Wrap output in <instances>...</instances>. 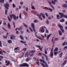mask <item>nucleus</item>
<instances>
[{
  "mask_svg": "<svg viewBox=\"0 0 67 67\" xmlns=\"http://www.w3.org/2000/svg\"><path fill=\"white\" fill-rule=\"evenodd\" d=\"M58 26L60 29V30L62 32V33H64L65 31L63 29V26L60 24H59L58 25Z\"/></svg>",
  "mask_w": 67,
  "mask_h": 67,
  "instance_id": "nucleus-1",
  "label": "nucleus"
},
{
  "mask_svg": "<svg viewBox=\"0 0 67 67\" xmlns=\"http://www.w3.org/2000/svg\"><path fill=\"white\" fill-rule=\"evenodd\" d=\"M4 5L5 9H6L7 10H8L9 8L8 7H9V4L8 3H6Z\"/></svg>",
  "mask_w": 67,
  "mask_h": 67,
  "instance_id": "nucleus-2",
  "label": "nucleus"
},
{
  "mask_svg": "<svg viewBox=\"0 0 67 67\" xmlns=\"http://www.w3.org/2000/svg\"><path fill=\"white\" fill-rule=\"evenodd\" d=\"M35 52V51L34 50H32L31 51V52H30L29 53V55H30V56H33V55L34 53Z\"/></svg>",
  "mask_w": 67,
  "mask_h": 67,
  "instance_id": "nucleus-3",
  "label": "nucleus"
},
{
  "mask_svg": "<svg viewBox=\"0 0 67 67\" xmlns=\"http://www.w3.org/2000/svg\"><path fill=\"white\" fill-rule=\"evenodd\" d=\"M45 8L46 9V10H49V11H50L51 12H52L53 11V9H52L50 8H48V7H45Z\"/></svg>",
  "mask_w": 67,
  "mask_h": 67,
  "instance_id": "nucleus-4",
  "label": "nucleus"
},
{
  "mask_svg": "<svg viewBox=\"0 0 67 67\" xmlns=\"http://www.w3.org/2000/svg\"><path fill=\"white\" fill-rule=\"evenodd\" d=\"M59 15H60V18H63V16L64 17V14L63 13H59Z\"/></svg>",
  "mask_w": 67,
  "mask_h": 67,
  "instance_id": "nucleus-5",
  "label": "nucleus"
},
{
  "mask_svg": "<svg viewBox=\"0 0 67 67\" xmlns=\"http://www.w3.org/2000/svg\"><path fill=\"white\" fill-rule=\"evenodd\" d=\"M12 17L13 18V19H14V20L16 21V16L14 14H11Z\"/></svg>",
  "mask_w": 67,
  "mask_h": 67,
  "instance_id": "nucleus-6",
  "label": "nucleus"
},
{
  "mask_svg": "<svg viewBox=\"0 0 67 67\" xmlns=\"http://www.w3.org/2000/svg\"><path fill=\"white\" fill-rule=\"evenodd\" d=\"M13 37H14L15 38ZM15 36L14 35H12L10 36V40H15Z\"/></svg>",
  "mask_w": 67,
  "mask_h": 67,
  "instance_id": "nucleus-7",
  "label": "nucleus"
},
{
  "mask_svg": "<svg viewBox=\"0 0 67 67\" xmlns=\"http://www.w3.org/2000/svg\"><path fill=\"white\" fill-rule=\"evenodd\" d=\"M53 47H52L51 49V52H50V53H51V57H52L53 56Z\"/></svg>",
  "mask_w": 67,
  "mask_h": 67,
  "instance_id": "nucleus-8",
  "label": "nucleus"
},
{
  "mask_svg": "<svg viewBox=\"0 0 67 67\" xmlns=\"http://www.w3.org/2000/svg\"><path fill=\"white\" fill-rule=\"evenodd\" d=\"M62 7L63 8H66L67 7V5L66 4H64L62 5Z\"/></svg>",
  "mask_w": 67,
  "mask_h": 67,
  "instance_id": "nucleus-9",
  "label": "nucleus"
},
{
  "mask_svg": "<svg viewBox=\"0 0 67 67\" xmlns=\"http://www.w3.org/2000/svg\"><path fill=\"white\" fill-rule=\"evenodd\" d=\"M24 66H25V67L27 66V67H29V65L26 63H23Z\"/></svg>",
  "mask_w": 67,
  "mask_h": 67,
  "instance_id": "nucleus-10",
  "label": "nucleus"
},
{
  "mask_svg": "<svg viewBox=\"0 0 67 67\" xmlns=\"http://www.w3.org/2000/svg\"><path fill=\"white\" fill-rule=\"evenodd\" d=\"M66 63V60H65L62 63V64L61 65L62 67H63L65 65Z\"/></svg>",
  "mask_w": 67,
  "mask_h": 67,
  "instance_id": "nucleus-11",
  "label": "nucleus"
},
{
  "mask_svg": "<svg viewBox=\"0 0 67 67\" xmlns=\"http://www.w3.org/2000/svg\"><path fill=\"white\" fill-rule=\"evenodd\" d=\"M52 34H49L47 36V40H48L49 37H50V36H51V35H52Z\"/></svg>",
  "mask_w": 67,
  "mask_h": 67,
  "instance_id": "nucleus-12",
  "label": "nucleus"
},
{
  "mask_svg": "<svg viewBox=\"0 0 67 67\" xmlns=\"http://www.w3.org/2000/svg\"><path fill=\"white\" fill-rule=\"evenodd\" d=\"M7 26L8 28L9 29V30L11 29V25H10V24L9 23H8Z\"/></svg>",
  "mask_w": 67,
  "mask_h": 67,
  "instance_id": "nucleus-13",
  "label": "nucleus"
},
{
  "mask_svg": "<svg viewBox=\"0 0 67 67\" xmlns=\"http://www.w3.org/2000/svg\"><path fill=\"white\" fill-rule=\"evenodd\" d=\"M31 26L32 27V28H34L35 27V26H34V23H32L31 24Z\"/></svg>",
  "mask_w": 67,
  "mask_h": 67,
  "instance_id": "nucleus-14",
  "label": "nucleus"
},
{
  "mask_svg": "<svg viewBox=\"0 0 67 67\" xmlns=\"http://www.w3.org/2000/svg\"><path fill=\"white\" fill-rule=\"evenodd\" d=\"M40 32L42 33H44V28H43L41 30H40Z\"/></svg>",
  "mask_w": 67,
  "mask_h": 67,
  "instance_id": "nucleus-15",
  "label": "nucleus"
},
{
  "mask_svg": "<svg viewBox=\"0 0 67 67\" xmlns=\"http://www.w3.org/2000/svg\"><path fill=\"white\" fill-rule=\"evenodd\" d=\"M59 35H60V36L62 35V32L60 30L59 31Z\"/></svg>",
  "mask_w": 67,
  "mask_h": 67,
  "instance_id": "nucleus-16",
  "label": "nucleus"
},
{
  "mask_svg": "<svg viewBox=\"0 0 67 67\" xmlns=\"http://www.w3.org/2000/svg\"><path fill=\"white\" fill-rule=\"evenodd\" d=\"M19 37L21 40H24V37H23L22 35H20Z\"/></svg>",
  "mask_w": 67,
  "mask_h": 67,
  "instance_id": "nucleus-17",
  "label": "nucleus"
},
{
  "mask_svg": "<svg viewBox=\"0 0 67 67\" xmlns=\"http://www.w3.org/2000/svg\"><path fill=\"white\" fill-rule=\"evenodd\" d=\"M58 48L56 47L55 48V49H54V52H57V51H58Z\"/></svg>",
  "mask_w": 67,
  "mask_h": 67,
  "instance_id": "nucleus-18",
  "label": "nucleus"
},
{
  "mask_svg": "<svg viewBox=\"0 0 67 67\" xmlns=\"http://www.w3.org/2000/svg\"><path fill=\"white\" fill-rule=\"evenodd\" d=\"M8 43L9 44H11V43H12V41L11 40H9L8 41Z\"/></svg>",
  "mask_w": 67,
  "mask_h": 67,
  "instance_id": "nucleus-19",
  "label": "nucleus"
},
{
  "mask_svg": "<svg viewBox=\"0 0 67 67\" xmlns=\"http://www.w3.org/2000/svg\"><path fill=\"white\" fill-rule=\"evenodd\" d=\"M7 18L8 19V20L9 21V22H11V21L12 20H11V19L9 17V16H8Z\"/></svg>",
  "mask_w": 67,
  "mask_h": 67,
  "instance_id": "nucleus-20",
  "label": "nucleus"
},
{
  "mask_svg": "<svg viewBox=\"0 0 67 67\" xmlns=\"http://www.w3.org/2000/svg\"><path fill=\"white\" fill-rule=\"evenodd\" d=\"M62 56H63V53L61 52V53H60L59 54V57L60 58H61V57H62Z\"/></svg>",
  "mask_w": 67,
  "mask_h": 67,
  "instance_id": "nucleus-21",
  "label": "nucleus"
},
{
  "mask_svg": "<svg viewBox=\"0 0 67 67\" xmlns=\"http://www.w3.org/2000/svg\"><path fill=\"white\" fill-rule=\"evenodd\" d=\"M10 64V61H8L6 64H5V65L6 66H8Z\"/></svg>",
  "mask_w": 67,
  "mask_h": 67,
  "instance_id": "nucleus-22",
  "label": "nucleus"
},
{
  "mask_svg": "<svg viewBox=\"0 0 67 67\" xmlns=\"http://www.w3.org/2000/svg\"><path fill=\"white\" fill-rule=\"evenodd\" d=\"M58 53V51L57 52H54V55H56Z\"/></svg>",
  "mask_w": 67,
  "mask_h": 67,
  "instance_id": "nucleus-23",
  "label": "nucleus"
},
{
  "mask_svg": "<svg viewBox=\"0 0 67 67\" xmlns=\"http://www.w3.org/2000/svg\"><path fill=\"white\" fill-rule=\"evenodd\" d=\"M19 67H23L24 66L23 64H21L19 65Z\"/></svg>",
  "mask_w": 67,
  "mask_h": 67,
  "instance_id": "nucleus-24",
  "label": "nucleus"
},
{
  "mask_svg": "<svg viewBox=\"0 0 67 67\" xmlns=\"http://www.w3.org/2000/svg\"><path fill=\"white\" fill-rule=\"evenodd\" d=\"M23 24L24 26H25V27L26 28V27H27V26L24 23Z\"/></svg>",
  "mask_w": 67,
  "mask_h": 67,
  "instance_id": "nucleus-25",
  "label": "nucleus"
},
{
  "mask_svg": "<svg viewBox=\"0 0 67 67\" xmlns=\"http://www.w3.org/2000/svg\"><path fill=\"white\" fill-rule=\"evenodd\" d=\"M65 20H64V19H62V20H60V22H64V21Z\"/></svg>",
  "mask_w": 67,
  "mask_h": 67,
  "instance_id": "nucleus-26",
  "label": "nucleus"
},
{
  "mask_svg": "<svg viewBox=\"0 0 67 67\" xmlns=\"http://www.w3.org/2000/svg\"><path fill=\"white\" fill-rule=\"evenodd\" d=\"M4 2V0H1V3H3Z\"/></svg>",
  "mask_w": 67,
  "mask_h": 67,
  "instance_id": "nucleus-27",
  "label": "nucleus"
},
{
  "mask_svg": "<svg viewBox=\"0 0 67 67\" xmlns=\"http://www.w3.org/2000/svg\"><path fill=\"white\" fill-rule=\"evenodd\" d=\"M12 7L13 8H15V7H16V5H15L14 4H13Z\"/></svg>",
  "mask_w": 67,
  "mask_h": 67,
  "instance_id": "nucleus-28",
  "label": "nucleus"
},
{
  "mask_svg": "<svg viewBox=\"0 0 67 67\" xmlns=\"http://www.w3.org/2000/svg\"><path fill=\"white\" fill-rule=\"evenodd\" d=\"M56 16L57 18V19H59V18L60 16L59 15H57Z\"/></svg>",
  "mask_w": 67,
  "mask_h": 67,
  "instance_id": "nucleus-29",
  "label": "nucleus"
},
{
  "mask_svg": "<svg viewBox=\"0 0 67 67\" xmlns=\"http://www.w3.org/2000/svg\"><path fill=\"white\" fill-rule=\"evenodd\" d=\"M31 9L33 10H35V8L34 7V6H32L31 7Z\"/></svg>",
  "mask_w": 67,
  "mask_h": 67,
  "instance_id": "nucleus-30",
  "label": "nucleus"
},
{
  "mask_svg": "<svg viewBox=\"0 0 67 67\" xmlns=\"http://www.w3.org/2000/svg\"><path fill=\"white\" fill-rule=\"evenodd\" d=\"M66 41H65L62 44L63 46H65V43H66Z\"/></svg>",
  "mask_w": 67,
  "mask_h": 67,
  "instance_id": "nucleus-31",
  "label": "nucleus"
},
{
  "mask_svg": "<svg viewBox=\"0 0 67 67\" xmlns=\"http://www.w3.org/2000/svg\"><path fill=\"white\" fill-rule=\"evenodd\" d=\"M8 12V10H5V15H7V12Z\"/></svg>",
  "mask_w": 67,
  "mask_h": 67,
  "instance_id": "nucleus-32",
  "label": "nucleus"
},
{
  "mask_svg": "<svg viewBox=\"0 0 67 67\" xmlns=\"http://www.w3.org/2000/svg\"><path fill=\"white\" fill-rule=\"evenodd\" d=\"M3 37L4 38H7V37H8V36H7V35H6V36H3Z\"/></svg>",
  "mask_w": 67,
  "mask_h": 67,
  "instance_id": "nucleus-33",
  "label": "nucleus"
},
{
  "mask_svg": "<svg viewBox=\"0 0 67 67\" xmlns=\"http://www.w3.org/2000/svg\"><path fill=\"white\" fill-rule=\"evenodd\" d=\"M40 63L41 64V65H42L43 67H45V65H44V64L42 63L41 62H40Z\"/></svg>",
  "mask_w": 67,
  "mask_h": 67,
  "instance_id": "nucleus-34",
  "label": "nucleus"
},
{
  "mask_svg": "<svg viewBox=\"0 0 67 67\" xmlns=\"http://www.w3.org/2000/svg\"><path fill=\"white\" fill-rule=\"evenodd\" d=\"M37 37V38H38V39H39V40H40L41 41H42L43 40L42 39V38L40 37Z\"/></svg>",
  "mask_w": 67,
  "mask_h": 67,
  "instance_id": "nucleus-35",
  "label": "nucleus"
},
{
  "mask_svg": "<svg viewBox=\"0 0 67 67\" xmlns=\"http://www.w3.org/2000/svg\"><path fill=\"white\" fill-rule=\"evenodd\" d=\"M52 3L53 4L55 5L56 4V3L54 1H52Z\"/></svg>",
  "mask_w": 67,
  "mask_h": 67,
  "instance_id": "nucleus-36",
  "label": "nucleus"
},
{
  "mask_svg": "<svg viewBox=\"0 0 67 67\" xmlns=\"http://www.w3.org/2000/svg\"><path fill=\"white\" fill-rule=\"evenodd\" d=\"M13 23L14 25V28H15V23L14 22H13Z\"/></svg>",
  "mask_w": 67,
  "mask_h": 67,
  "instance_id": "nucleus-37",
  "label": "nucleus"
},
{
  "mask_svg": "<svg viewBox=\"0 0 67 67\" xmlns=\"http://www.w3.org/2000/svg\"><path fill=\"white\" fill-rule=\"evenodd\" d=\"M67 49V46H65L64 47V48H63V49L65 50V49Z\"/></svg>",
  "mask_w": 67,
  "mask_h": 67,
  "instance_id": "nucleus-38",
  "label": "nucleus"
},
{
  "mask_svg": "<svg viewBox=\"0 0 67 67\" xmlns=\"http://www.w3.org/2000/svg\"><path fill=\"white\" fill-rule=\"evenodd\" d=\"M22 51H24V52H25V51H26V48H24L22 50Z\"/></svg>",
  "mask_w": 67,
  "mask_h": 67,
  "instance_id": "nucleus-39",
  "label": "nucleus"
},
{
  "mask_svg": "<svg viewBox=\"0 0 67 67\" xmlns=\"http://www.w3.org/2000/svg\"><path fill=\"white\" fill-rule=\"evenodd\" d=\"M30 58H28L26 59V60H28L27 62H29V60H30Z\"/></svg>",
  "mask_w": 67,
  "mask_h": 67,
  "instance_id": "nucleus-40",
  "label": "nucleus"
},
{
  "mask_svg": "<svg viewBox=\"0 0 67 67\" xmlns=\"http://www.w3.org/2000/svg\"><path fill=\"white\" fill-rule=\"evenodd\" d=\"M19 18H20V19H21V13H20L19 15Z\"/></svg>",
  "mask_w": 67,
  "mask_h": 67,
  "instance_id": "nucleus-41",
  "label": "nucleus"
},
{
  "mask_svg": "<svg viewBox=\"0 0 67 67\" xmlns=\"http://www.w3.org/2000/svg\"><path fill=\"white\" fill-rule=\"evenodd\" d=\"M42 55H44L46 58H47V55H45V54H44V53H42Z\"/></svg>",
  "mask_w": 67,
  "mask_h": 67,
  "instance_id": "nucleus-42",
  "label": "nucleus"
},
{
  "mask_svg": "<svg viewBox=\"0 0 67 67\" xmlns=\"http://www.w3.org/2000/svg\"><path fill=\"white\" fill-rule=\"evenodd\" d=\"M34 22H35V23H36L38 22V21H37V20H34Z\"/></svg>",
  "mask_w": 67,
  "mask_h": 67,
  "instance_id": "nucleus-43",
  "label": "nucleus"
},
{
  "mask_svg": "<svg viewBox=\"0 0 67 67\" xmlns=\"http://www.w3.org/2000/svg\"><path fill=\"white\" fill-rule=\"evenodd\" d=\"M44 51H45V54H47V52L46 51V50L45 49V48L44 49Z\"/></svg>",
  "mask_w": 67,
  "mask_h": 67,
  "instance_id": "nucleus-44",
  "label": "nucleus"
},
{
  "mask_svg": "<svg viewBox=\"0 0 67 67\" xmlns=\"http://www.w3.org/2000/svg\"><path fill=\"white\" fill-rule=\"evenodd\" d=\"M19 47H17V48H14V49L15 50H18V49H19Z\"/></svg>",
  "mask_w": 67,
  "mask_h": 67,
  "instance_id": "nucleus-45",
  "label": "nucleus"
},
{
  "mask_svg": "<svg viewBox=\"0 0 67 67\" xmlns=\"http://www.w3.org/2000/svg\"><path fill=\"white\" fill-rule=\"evenodd\" d=\"M2 29L5 31H6V32H7V30L5 29L4 28L2 27Z\"/></svg>",
  "mask_w": 67,
  "mask_h": 67,
  "instance_id": "nucleus-46",
  "label": "nucleus"
},
{
  "mask_svg": "<svg viewBox=\"0 0 67 67\" xmlns=\"http://www.w3.org/2000/svg\"><path fill=\"white\" fill-rule=\"evenodd\" d=\"M46 22L47 23V24H49V21H48V20H47V21H46Z\"/></svg>",
  "mask_w": 67,
  "mask_h": 67,
  "instance_id": "nucleus-47",
  "label": "nucleus"
},
{
  "mask_svg": "<svg viewBox=\"0 0 67 67\" xmlns=\"http://www.w3.org/2000/svg\"><path fill=\"white\" fill-rule=\"evenodd\" d=\"M21 29H22V27H20L18 28V30H19H19H21Z\"/></svg>",
  "mask_w": 67,
  "mask_h": 67,
  "instance_id": "nucleus-48",
  "label": "nucleus"
},
{
  "mask_svg": "<svg viewBox=\"0 0 67 67\" xmlns=\"http://www.w3.org/2000/svg\"><path fill=\"white\" fill-rule=\"evenodd\" d=\"M46 33H48V31L47 30V29H46Z\"/></svg>",
  "mask_w": 67,
  "mask_h": 67,
  "instance_id": "nucleus-49",
  "label": "nucleus"
},
{
  "mask_svg": "<svg viewBox=\"0 0 67 67\" xmlns=\"http://www.w3.org/2000/svg\"><path fill=\"white\" fill-rule=\"evenodd\" d=\"M20 32L21 34H23V33H24V32L22 31H20Z\"/></svg>",
  "mask_w": 67,
  "mask_h": 67,
  "instance_id": "nucleus-50",
  "label": "nucleus"
},
{
  "mask_svg": "<svg viewBox=\"0 0 67 67\" xmlns=\"http://www.w3.org/2000/svg\"><path fill=\"white\" fill-rule=\"evenodd\" d=\"M42 62H43V63H44V64H46V62L44 60H43Z\"/></svg>",
  "mask_w": 67,
  "mask_h": 67,
  "instance_id": "nucleus-51",
  "label": "nucleus"
},
{
  "mask_svg": "<svg viewBox=\"0 0 67 67\" xmlns=\"http://www.w3.org/2000/svg\"><path fill=\"white\" fill-rule=\"evenodd\" d=\"M35 46H36L37 47H38L39 48L40 47V46L38 45H35Z\"/></svg>",
  "mask_w": 67,
  "mask_h": 67,
  "instance_id": "nucleus-52",
  "label": "nucleus"
},
{
  "mask_svg": "<svg viewBox=\"0 0 67 67\" xmlns=\"http://www.w3.org/2000/svg\"><path fill=\"white\" fill-rule=\"evenodd\" d=\"M50 6H51V7L52 8H53V9H55V8H54V7H53V5H51Z\"/></svg>",
  "mask_w": 67,
  "mask_h": 67,
  "instance_id": "nucleus-53",
  "label": "nucleus"
},
{
  "mask_svg": "<svg viewBox=\"0 0 67 67\" xmlns=\"http://www.w3.org/2000/svg\"><path fill=\"white\" fill-rule=\"evenodd\" d=\"M43 15H44V14H43V13H41L40 14V16H41V15H42V16H43Z\"/></svg>",
  "mask_w": 67,
  "mask_h": 67,
  "instance_id": "nucleus-54",
  "label": "nucleus"
},
{
  "mask_svg": "<svg viewBox=\"0 0 67 67\" xmlns=\"http://www.w3.org/2000/svg\"><path fill=\"white\" fill-rule=\"evenodd\" d=\"M9 16L10 18V19H13V18H12V15H9Z\"/></svg>",
  "mask_w": 67,
  "mask_h": 67,
  "instance_id": "nucleus-55",
  "label": "nucleus"
},
{
  "mask_svg": "<svg viewBox=\"0 0 67 67\" xmlns=\"http://www.w3.org/2000/svg\"><path fill=\"white\" fill-rule=\"evenodd\" d=\"M42 16L43 17V19L45 18V16L44 15H42Z\"/></svg>",
  "mask_w": 67,
  "mask_h": 67,
  "instance_id": "nucleus-56",
  "label": "nucleus"
},
{
  "mask_svg": "<svg viewBox=\"0 0 67 67\" xmlns=\"http://www.w3.org/2000/svg\"><path fill=\"white\" fill-rule=\"evenodd\" d=\"M45 14L46 16H47V17H48V14H47V13H45Z\"/></svg>",
  "mask_w": 67,
  "mask_h": 67,
  "instance_id": "nucleus-57",
  "label": "nucleus"
},
{
  "mask_svg": "<svg viewBox=\"0 0 67 67\" xmlns=\"http://www.w3.org/2000/svg\"><path fill=\"white\" fill-rule=\"evenodd\" d=\"M64 17L65 18H67V15H64Z\"/></svg>",
  "mask_w": 67,
  "mask_h": 67,
  "instance_id": "nucleus-58",
  "label": "nucleus"
},
{
  "mask_svg": "<svg viewBox=\"0 0 67 67\" xmlns=\"http://www.w3.org/2000/svg\"><path fill=\"white\" fill-rule=\"evenodd\" d=\"M62 11L63 13H65L66 12V10H62Z\"/></svg>",
  "mask_w": 67,
  "mask_h": 67,
  "instance_id": "nucleus-59",
  "label": "nucleus"
},
{
  "mask_svg": "<svg viewBox=\"0 0 67 67\" xmlns=\"http://www.w3.org/2000/svg\"><path fill=\"white\" fill-rule=\"evenodd\" d=\"M36 63L37 65H40V63L38 62H36Z\"/></svg>",
  "mask_w": 67,
  "mask_h": 67,
  "instance_id": "nucleus-60",
  "label": "nucleus"
},
{
  "mask_svg": "<svg viewBox=\"0 0 67 67\" xmlns=\"http://www.w3.org/2000/svg\"><path fill=\"white\" fill-rule=\"evenodd\" d=\"M4 23H3V24H4V25H7V24H6V23L5 21H4Z\"/></svg>",
  "mask_w": 67,
  "mask_h": 67,
  "instance_id": "nucleus-61",
  "label": "nucleus"
},
{
  "mask_svg": "<svg viewBox=\"0 0 67 67\" xmlns=\"http://www.w3.org/2000/svg\"><path fill=\"white\" fill-rule=\"evenodd\" d=\"M28 8L27 7H26V11H27V12H28Z\"/></svg>",
  "mask_w": 67,
  "mask_h": 67,
  "instance_id": "nucleus-62",
  "label": "nucleus"
},
{
  "mask_svg": "<svg viewBox=\"0 0 67 67\" xmlns=\"http://www.w3.org/2000/svg\"><path fill=\"white\" fill-rule=\"evenodd\" d=\"M16 34H19V31H16Z\"/></svg>",
  "mask_w": 67,
  "mask_h": 67,
  "instance_id": "nucleus-63",
  "label": "nucleus"
},
{
  "mask_svg": "<svg viewBox=\"0 0 67 67\" xmlns=\"http://www.w3.org/2000/svg\"><path fill=\"white\" fill-rule=\"evenodd\" d=\"M38 55H39V56H42V53H39L38 54Z\"/></svg>",
  "mask_w": 67,
  "mask_h": 67,
  "instance_id": "nucleus-64",
  "label": "nucleus"
}]
</instances>
